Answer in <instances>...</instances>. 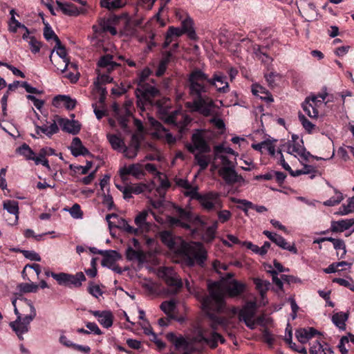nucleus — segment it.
Instances as JSON below:
<instances>
[{
	"label": "nucleus",
	"mask_w": 354,
	"mask_h": 354,
	"mask_svg": "<svg viewBox=\"0 0 354 354\" xmlns=\"http://www.w3.org/2000/svg\"><path fill=\"white\" fill-rule=\"evenodd\" d=\"M158 236L165 245L181 257L184 266L192 268L197 265L204 267L207 254L201 243H187L181 237L176 236L167 230L160 232Z\"/></svg>",
	"instance_id": "nucleus-1"
},
{
	"label": "nucleus",
	"mask_w": 354,
	"mask_h": 354,
	"mask_svg": "<svg viewBox=\"0 0 354 354\" xmlns=\"http://www.w3.org/2000/svg\"><path fill=\"white\" fill-rule=\"evenodd\" d=\"M209 295L204 297L201 304L211 323L210 326L216 330L223 322V319L217 314L224 313L225 303L223 293L218 282L208 283Z\"/></svg>",
	"instance_id": "nucleus-2"
},
{
	"label": "nucleus",
	"mask_w": 354,
	"mask_h": 354,
	"mask_svg": "<svg viewBox=\"0 0 354 354\" xmlns=\"http://www.w3.org/2000/svg\"><path fill=\"white\" fill-rule=\"evenodd\" d=\"M136 94L138 106H156L163 113L169 107V100L160 97V90H136Z\"/></svg>",
	"instance_id": "nucleus-3"
},
{
	"label": "nucleus",
	"mask_w": 354,
	"mask_h": 354,
	"mask_svg": "<svg viewBox=\"0 0 354 354\" xmlns=\"http://www.w3.org/2000/svg\"><path fill=\"white\" fill-rule=\"evenodd\" d=\"M206 90H203L205 91ZM202 90H190V93L192 95H196V97L192 102H187L186 105L187 107L192 109L194 111H198L201 114L207 116L211 113L212 107L213 106V101L207 97L205 98L201 95Z\"/></svg>",
	"instance_id": "nucleus-4"
},
{
	"label": "nucleus",
	"mask_w": 354,
	"mask_h": 354,
	"mask_svg": "<svg viewBox=\"0 0 354 354\" xmlns=\"http://www.w3.org/2000/svg\"><path fill=\"white\" fill-rule=\"evenodd\" d=\"M158 275L171 288L170 293L172 295L178 293L183 287L182 279L171 267L160 268Z\"/></svg>",
	"instance_id": "nucleus-5"
},
{
	"label": "nucleus",
	"mask_w": 354,
	"mask_h": 354,
	"mask_svg": "<svg viewBox=\"0 0 354 354\" xmlns=\"http://www.w3.org/2000/svg\"><path fill=\"white\" fill-rule=\"evenodd\" d=\"M197 201L207 212L221 209L223 207L221 194L218 192L209 191L201 194Z\"/></svg>",
	"instance_id": "nucleus-6"
},
{
	"label": "nucleus",
	"mask_w": 354,
	"mask_h": 354,
	"mask_svg": "<svg viewBox=\"0 0 354 354\" xmlns=\"http://www.w3.org/2000/svg\"><path fill=\"white\" fill-rule=\"evenodd\" d=\"M50 275L59 285L69 288H80L82 286V282L86 279L82 272H78L75 274L66 272H51Z\"/></svg>",
	"instance_id": "nucleus-7"
},
{
	"label": "nucleus",
	"mask_w": 354,
	"mask_h": 354,
	"mask_svg": "<svg viewBox=\"0 0 354 354\" xmlns=\"http://www.w3.org/2000/svg\"><path fill=\"white\" fill-rule=\"evenodd\" d=\"M185 147L191 153H209L211 151L210 146L205 140L201 130H197L192 136V143H187Z\"/></svg>",
	"instance_id": "nucleus-8"
},
{
	"label": "nucleus",
	"mask_w": 354,
	"mask_h": 354,
	"mask_svg": "<svg viewBox=\"0 0 354 354\" xmlns=\"http://www.w3.org/2000/svg\"><path fill=\"white\" fill-rule=\"evenodd\" d=\"M106 220L110 228L116 227L130 234H139V229H135V227L131 226L124 218L119 217L116 214L106 215Z\"/></svg>",
	"instance_id": "nucleus-9"
},
{
	"label": "nucleus",
	"mask_w": 354,
	"mask_h": 354,
	"mask_svg": "<svg viewBox=\"0 0 354 354\" xmlns=\"http://www.w3.org/2000/svg\"><path fill=\"white\" fill-rule=\"evenodd\" d=\"M218 174L228 185H233L235 184L241 185L245 183L243 177L241 175L238 174L234 170V168L221 167L218 170Z\"/></svg>",
	"instance_id": "nucleus-10"
},
{
	"label": "nucleus",
	"mask_w": 354,
	"mask_h": 354,
	"mask_svg": "<svg viewBox=\"0 0 354 354\" xmlns=\"http://www.w3.org/2000/svg\"><path fill=\"white\" fill-rule=\"evenodd\" d=\"M209 80L207 75L201 70L196 68L192 71L189 76V82L191 84L190 88H205L209 86Z\"/></svg>",
	"instance_id": "nucleus-11"
},
{
	"label": "nucleus",
	"mask_w": 354,
	"mask_h": 354,
	"mask_svg": "<svg viewBox=\"0 0 354 354\" xmlns=\"http://www.w3.org/2000/svg\"><path fill=\"white\" fill-rule=\"evenodd\" d=\"M145 174L142 165L138 163L132 164L120 169V176L123 182L128 180V175H131L136 179H141Z\"/></svg>",
	"instance_id": "nucleus-12"
},
{
	"label": "nucleus",
	"mask_w": 354,
	"mask_h": 354,
	"mask_svg": "<svg viewBox=\"0 0 354 354\" xmlns=\"http://www.w3.org/2000/svg\"><path fill=\"white\" fill-rule=\"evenodd\" d=\"M56 50L57 55L59 56L60 59L62 61L63 66H57V69L60 70L62 73L66 71V70L68 68H75L76 65L73 63H71L70 60L67 57V53L66 50L64 46H63L61 43V41H59V44H55V48L51 52V55L50 56V59L51 62L52 60V55L53 53Z\"/></svg>",
	"instance_id": "nucleus-13"
},
{
	"label": "nucleus",
	"mask_w": 354,
	"mask_h": 354,
	"mask_svg": "<svg viewBox=\"0 0 354 354\" xmlns=\"http://www.w3.org/2000/svg\"><path fill=\"white\" fill-rule=\"evenodd\" d=\"M3 209H6L10 214L13 215L12 221L6 218L7 223L10 225L17 224L19 220V203L14 200H6L3 203Z\"/></svg>",
	"instance_id": "nucleus-14"
},
{
	"label": "nucleus",
	"mask_w": 354,
	"mask_h": 354,
	"mask_svg": "<svg viewBox=\"0 0 354 354\" xmlns=\"http://www.w3.org/2000/svg\"><path fill=\"white\" fill-rule=\"evenodd\" d=\"M57 5L64 14L68 16H77L86 12L84 6L80 5V7H77L73 3L68 2L62 3L59 1H57Z\"/></svg>",
	"instance_id": "nucleus-15"
},
{
	"label": "nucleus",
	"mask_w": 354,
	"mask_h": 354,
	"mask_svg": "<svg viewBox=\"0 0 354 354\" xmlns=\"http://www.w3.org/2000/svg\"><path fill=\"white\" fill-rule=\"evenodd\" d=\"M58 124L62 131L72 135L77 134L81 129V124L77 120H70L67 118H59Z\"/></svg>",
	"instance_id": "nucleus-16"
},
{
	"label": "nucleus",
	"mask_w": 354,
	"mask_h": 354,
	"mask_svg": "<svg viewBox=\"0 0 354 354\" xmlns=\"http://www.w3.org/2000/svg\"><path fill=\"white\" fill-rule=\"evenodd\" d=\"M52 104L55 107L64 106L68 110H72L75 107L76 100L68 95H58L53 97Z\"/></svg>",
	"instance_id": "nucleus-17"
},
{
	"label": "nucleus",
	"mask_w": 354,
	"mask_h": 354,
	"mask_svg": "<svg viewBox=\"0 0 354 354\" xmlns=\"http://www.w3.org/2000/svg\"><path fill=\"white\" fill-rule=\"evenodd\" d=\"M112 59L113 56L111 55H105L101 57L97 62V71H102V73H110L111 71L118 67L120 65Z\"/></svg>",
	"instance_id": "nucleus-18"
},
{
	"label": "nucleus",
	"mask_w": 354,
	"mask_h": 354,
	"mask_svg": "<svg viewBox=\"0 0 354 354\" xmlns=\"http://www.w3.org/2000/svg\"><path fill=\"white\" fill-rule=\"evenodd\" d=\"M246 285L244 283L240 282L237 280L233 279L229 282L226 287V291L228 295L231 297H236L240 296L245 292Z\"/></svg>",
	"instance_id": "nucleus-19"
},
{
	"label": "nucleus",
	"mask_w": 354,
	"mask_h": 354,
	"mask_svg": "<svg viewBox=\"0 0 354 354\" xmlns=\"http://www.w3.org/2000/svg\"><path fill=\"white\" fill-rule=\"evenodd\" d=\"M167 339L172 343L175 346L176 349L183 348V350H187L190 346V342L185 339L183 336H176L174 333H168L166 335Z\"/></svg>",
	"instance_id": "nucleus-20"
},
{
	"label": "nucleus",
	"mask_w": 354,
	"mask_h": 354,
	"mask_svg": "<svg viewBox=\"0 0 354 354\" xmlns=\"http://www.w3.org/2000/svg\"><path fill=\"white\" fill-rule=\"evenodd\" d=\"M229 78L222 72H216L214 74L212 78L209 80V86H215L217 88H228Z\"/></svg>",
	"instance_id": "nucleus-21"
},
{
	"label": "nucleus",
	"mask_w": 354,
	"mask_h": 354,
	"mask_svg": "<svg viewBox=\"0 0 354 354\" xmlns=\"http://www.w3.org/2000/svg\"><path fill=\"white\" fill-rule=\"evenodd\" d=\"M176 213L179 216V218L171 216H167V221L171 227L180 226L181 220L189 221L191 219V214L189 212L180 207H176Z\"/></svg>",
	"instance_id": "nucleus-22"
},
{
	"label": "nucleus",
	"mask_w": 354,
	"mask_h": 354,
	"mask_svg": "<svg viewBox=\"0 0 354 354\" xmlns=\"http://www.w3.org/2000/svg\"><path fill=\"white\" fill-rule=\"evenodd\" d=\"M257 311V304L254 301H248L239 311V320L243 321L253 319Z\"/></svg>",
	"instance_id": "nucleus-23"
},
{
	"label": "nucleus",
	"mask_w": 354,
	"mask_h": 354,
	"mask_svg": "<svg viewBox=\"0 0 354 354\" xmlns=\"http://www.w3.org/2000/svg\"><path fill=\"white\" fill-rule=\"evenodd\" d=\"M102 255L103 256V259L101 262L102 266L109 268L113 266L116 261L120 259L121 257L117 251L111 250H104Z\"/></svg>",
	"instance_id": "nucleus-24"
},
{
	"label": "nucleus",
	"mask_w": 354,
	"mask_h": 354,
	"mask_svg": "<svg viewBox=\"0 0 354 354\" xmlns=\"http://www.w3.org/2000/svg\"><path fill=\"white\" fill-rule=\"evenodd\" d=\"M73 156H86L90 154L89 151L82 145L81 140L78 137H75L69 147Z\"/></svg>",
	"instance_id": "nucleus-25"
},
{
	"label": "nucleus",
	"mask_w": 354,
	"mask_h": 354,
	"mask_svg": "<svg viewBox=\"0 0 354 354\" xmlns=\"http://www.w3.org/2000/svg\"><path fill=\"white\" fill-rule=\"evenodd\" d=\"M354 225V218L332 221L330 230L333 232H342Z\"/></svg>",
	"instance_id": "nucleus-26"
},
{
	"label": "nucleus",
	"mask_w": 354,
	"mask_h": 354,
	"mask_svg": "<svg viewBox=\"0 0 354 354\" xmlns=\"http://www.w3.org/2000/svg\"><path fill=\"white\" fill-rule=\"evenodd\" d=\"M198 342H204L207 345H209L212 348H215L218 342H221V344L225 343V340L223 336H221L219 333L216 332H212L211 336L209 337H205L203 334H201L198 336Z\"/></svg>",
	"instance_id": "nucleus-27"
},
{
	"label": "nucleus",
	"mask_w": 354,
	"mask_h": 354,
	"mask_svg": "<svg viewBox=\"0 0 354 354\" xmlns=\"http://www.w3.org/2000/svg\"><path fill=\"white\" fill-rule=\"evenodd\" d=\"M183 32H184L190 39L195 40L197 38L196 31L194 28V21L187 15L185 19L181 22Z\"/></svg>",
	"instance_id": "nucleus-28"
},
{
	"label": "nucleus",
	"mask_w": 354,
	"mask_h": 354,
	"mask_svg": "<svg viewBox=\"0 0 354 354\" xmlns=\"http://www.w3.org/2000/svg\"><path fill=\"white\" fill-rule=\"evenodd\" d=\"M147 211H142L135 218L134 221L136 225L138 226L136 229H139V234L144 231H148L150 227V224L147 222Z\"/></svg>",
	"instance_id": "nucleus-29"
},
{
	"label": "nucleus",
	"mask_w": 354,
	"mask_h": 354,
	"mask_svg": "<svg viewBox=\"0 0 354 354\" xmlns=\"http://www.w3.org/2000/svg\"><path fill=\"white\" fill-rule=\"evenodd\" d=\"M10 326L20 339H24L22 335L29 330V328L21 322V316H18L15 322H10Z\"/></svg>",
	"instance_id": "nucleus-30"
},
{
	"label": "nucleus",
	"mask_w": 354,
	"mask_h": 354,
	"mask_svg": "<svg viewBox=\"0 0 354 354\" xmlns=\"http://www.w3.org/2000/svg\"><path fill=\"white\" fill-rule=\"evenodd\" d=\"M272 242L283 250H286L293 254H297V249L295 246V244H288L286 239L279 234H277L276 236H274Z\"/></svg>",
	"instance_id": "nucleus-31"
},
{
	"label": "nucleus",
	"mask_w": 354,
	"mask_h": 354,
	"mask_svg": "<svg viewBox=\"0 0 354 354\" xmlns=\"http://www.w3.org/2000/svg\"><path fill=\"white\" fill-rule=\"evenodd\" d=\"M36 133L37 134H40V133H43L46 134L48 137L50 138L53 134L56 133L59 131L58 126L55 122H53L50 126H39L37 124L35 125Z\"/></svg>",
	"instance_id": "nucleus-32"
},
{
	"label": "nucleus",
	"mask_w": 354,
	"mask_h": 354,
	"mask_svg": "<svg viewBox=\"0 0 354 354\" xmlns=\"http://www.w3.org/2000/svg\"><path fill=\"white\" fill-rule=\"evenodd\" d=\"M348 318L347 313L339 312L334 314L332 317L333 323L338 327L340 330H344L346 329V322Z\"/></svg>",
	"instance_id": "nucleus-33"
},
{
	"label": "nucleus",
	"mask_w": 354,
	"mask_h": 354,
	"mask_svg": "<svg viewBox=\"0 0 354 354\" xmlns=\"http://www.w3.org/2000/svg\"><path fill=\"white\" fill-rule=\"evenodd\" d=\"M16 152L23 156L27 160L35 161V158L37 156H35V153L32 149L26 143L21 145L19 147L16 149Z\"/></svg>",
	"instance_id": "nucleus-34"
},
{
	"label": "nucleus",
	"mask_w": 354,
	"mask_h": 354,
	"mask_svg": "<svg viewBox=\"0 0 354 354\" xmlns=\"http://www.w3.org/2000/svg\"><path fill=\"white\" fill-rule=\"evenodd\" d=\"M304 111L311 118H317L318 117V110L316 104L310 102V98H306L301 104Z\"/></svg>",
	"instance_id": "nucleus-35"
},
{
	"label": "nucleus",
	"mask_w": 354,
	"mask_h": 354,
	"mask_svg": "<svg viewBox=\"0 0 354 354\" xmlns=\"http://www.w3.org/2000/svg\"><path fill=\"white\" fill-rule=\"evenodd\" d=\"M253 282L255 284L256 289L259 292L261 297H263L269 289L270 283L267 280H263L260 278H254Z\"/></svg>",
	"instance_id": "nucleus-36"
},
{
	"label": "nucleus",
	"mask_w": 354,
	"mask_h": 354,
	"mask_svg": "<svg viewBox=\"0 0 354 354\" xmlns=\"http://www.w3.org/2000/svg\"><path fill=\"white\" fill-rule=\"evenodd\" d=\"M205 153H196L194 154V160L200 167L201 171L205 170L209 165L210 158L209 156L205 155Z\"/></svg>",
	"instance_id": "nucleus-37"
},
{
	"label": "nucleus",
	"mask_w": 354,
	"mask_h": 354,
	"mask_svg": "<svg viewBox=\"0 0 354 354\" xmlns=\"http://www.w3.org/2000/svg\"><path fill=\"white\" fill-rule=\"evenodd\" d=\"M354 212V196L348 200L346 205L343 204L339 209V211L335 213L337 215H347L350 213Z\"/></svg>",
	"instance_id": "nucleus-38"
},
{
	"label": "nucleus",
	"mask_w": 354,
	"mask_h": 354,
	"mask_svg": "<svg viewBox=\"0 0 354 354\" xmlns=\"http://www.w3.org/2000/svg\"><path fill=\"white\" fill-rule=\"evenodd\" d=\"M25 301L30 306V313L28 315H26L22 319H21V322L24 323V325L29 328L30 324L36 317L37 313L34 306L30 301L25 299Z\"/></svg>",
	"instance_id": "nucleus-39"
},
{
	"label": "nucleus",
	"mask_w": 354,
	"mask_h": 354,
	"mask_svg": "<svg viewBox=\"0 0 354 354\" xmlns=\"http://www.w3.org/2000/svg\"><path fill=\"white\" fill-rule=\"evenodd\" d=\"M113 316L111 311L104 310V314L98 320L99 323L104 328H109L113 325Z\"/></svg>",
	"instance_id": "nucleus-40"
},
{
	"label": "nucleus",
	"mask_w": 354,
	"mask_h": 354,
	"mask_svg": "<svg viewBox=\"0 0 354 354\" xmlns=\"http://www.w3.org/2000/svg\"><path fill=\"white\" fill-rule=\"evenodd\" d=\"M44 37L47 41H50V39H53L55 41V44H59L60 39L56 35L54 30L52 29L50 26L46 23H44Z\"/></svg>",
	"instance_id": "nucleus-41"
},
{
	"label": "nucleus",
	"mask_w": 354,
	"mask_h": 354,
	"mask_svg": "<svg viewBox=\"0 0 354 354\" xmlns=\"http://www.w3.org/2000/svg\"><path fill=\"white\" fill-rule=\"evenodd\" d=\"M15 11L14 9H12L10 11V14L12 15L10 21H9V31L11 32H16L17 31V28H25V25L20 23L18 20H17L14 16Z\"/></svg>",
	"instance_id": "nucleus-42"
},
{
	"label": "nucleus",
	"mask_w": 354,
	"mask_h": 354,
	"mask_svg": "<svg viewBox=\"0 0 354 354\" xmlns=\"http://www.w3.org/2000/svg\"><path fill=\"white\" fill-rule=\"evenodd\" d=\"M176 307V302L174 299L169 301H165L160 305V309L167 315L171 317V313H173Z\"/></svg>",
	"instance_id": "nucleus-43"
},
{
	"label": "nucleus",
	"mask_w": 354,
	"mask_h": 354,
	"mask_svg": "<svg viewBox=\"0 0 354 354\" xmlns=\"http://www.w3.org/2000/svg\"><path fill=\"white\" fill-rule=\"evenodd\" d=\"M98 71V75L97 77V80L95 82V84H96L97 88H102L101 86L106 83H109L113 80V78H111L108 74V72L102 73V71Z\"/></svg>",
	"instance_id": "nucleus-44"
},
{
	"label": "nucleus",
	"mask_w": 354,
	"mask_h": 354,
	"mask_svg": "<svg viewBox=\"0 0 354 354\" xmlns=\"http://www.w3.org/2000/svg\"><path fill=\"white\" fill-rule=\"evenodd\" d=\"M127 148L132 149V154L129 155L130 158H135L137 156L140 149V140L136 134L132 135L129 146Z\"/></svg>",
	"instance_id": "nucleus-45"
},
{
	"label": "nucleus",
	"mask_w": 354,
	"mask_h": 354,
	"mask_svg": "<svg viewBox=\"0 0 354 354\" xmlns=\"http://www.w3.org/2000/svg\"><path fill=\"white\" fill-rule=\"evenodd\" d=\"M183 194L189 197L191 200H198L201 194L198 192V187L193 186L191 184L189 185V188L185 189L183 192Z\"/></svg>",
	"instance_id": "nucleus-46"
},
{
	"label": "nucleus",
	"mask_w": 354,
	"mask_h": 354,
	"mask_svg": "<svg viewBox=\"0 0 354 354\" xmlns=\"http://www.w3.org/2000/svg\"><path fill=\"white\" fill-rule=\"evenodd\" d=\"M100 4L102 7L106 8L109 10H114L122 6L121 0H101Z\"/></svg>",
	"instance_id": "nucleus-47"
},
{
	"label": "nucleus",
	"mask_w": 354,
	"mask_h": 354,
	"mask_svg": "<svg viewBox=\"0 0 354 354\" xmlns=\"http://www.w3.org/2000/svg\"><path fill=\"white\" fill-rule=\"evenodd\" d=\"M286 342L289 344L290 347L293 350L301 354H307L306 348L303 346H297L295 343L292 342V332H288V337L286 338Z\"/></svg>",
	"instance_id": "nucleus-48"
},
{
	"label": "nucleus",
	"mask_w": 354,
	"mask_h": 354,
	"mask_svg": "<svg viewBox=\"0 0 354 354\" xmlns=\"http://www.w3.org/2000/svg\"><path fill=\"white\" fill-rule=\"evenodd\" d=\"M107 138L113 149H119L124 146L123 140L116 135H108Z\"/></svg>",
	"instance_id": "nucleus-49"
},
{
	"label": "nucleus",
	"mask_w": 354,
	"mask_h": 354,
	"mask_svg": "<svg viewBox=\"0 0 354 354\" xmlns=\"http://www.w3.org/2000/svg\"><path fill=\"white\" fill-rule=\"evenodd\" d=\"M18 288L23 292H36L38 290V285L34 283H22L19 285Z\"/></svg>",
	"instance_id": "nucleus-50"
},
{
	"label": "nucleus",
	"mask_w": 354,
	"mask_h": 354,
	"mask_svg": "<svg viewBox=\"0 0 354 354\" xmlns=\"http://www.w3.org/2000/svg\"><path fill=\"white\" fill-rule=\"evenodd\" d=\"M334 248L337 250V256L339 255V250H342V254H340L339 259H343L346 256V249L344 241L342 239H337L333 244Z\"/></svg>",
	"instance_id": "nucleus-51"
},
{
	"label": "nucleus",
	"mask_w": 354,
	"mask_h": 354,
	"mask_svg": "<svg viewBox=\"0 0 354 354\" xmlns=\"http://www.w3.org/2000/svg\"><path fill=\"white\" fill-rule=\"evenodd\" d=\"M265 78L269 86L274 87L278 86L276 81L279 80L281 76L276 72H270V73L265 74Z\"/></svg>",
	"instance_id": "nucleus-52"
},
{
	"label": "nucleus",
	"mask_w": 354,
	"mask_h": 354,
	"mask_svg": "<svg viewBox=\"0 0 354 354\" xmlns=\"http://www.w3.org/2000/svg\"><path fill=\"white\" fill-rule=\"evenodd\" d=\"M298 117L305 130L308 133H311L313 129L315 128V124L310 122L301 113H299Z\"/></svg>",
	"instance_id": "nucleus-53"
},
{
	"label": "nucleus",
	"mask_w": 354,
	"mask_h": 354,
	"mask_svg": "<svg viewBox=\"0 0 354 354\" xmlns=\"http://www.w3.org/2000/svg\"><path fill=\"white\" fill-rule=\"evenodd\" d=\"M27 42L30 46V51L33 54H36L39 52L41 47V43L35 37H31L30 39Z\"/></svg>",
	"instance_id": "nucleus-54"
},
{
	"label": "nucleus",
	"mask_w": 354,
	"mask_h": 354,
	"mask_svg": "<svg viewBox=\"0 0 354 354\" xmlns=\"http://www.w3.org/2000/svg\"><path fill=\"white\" fill-rule=\"evenodd\" d=\"M254 95L260 96L261 99L266 102H273L272 95L268 93L265 92L263 90H251Z\"/></svg>",
	"instance_id": "nucleus-55"
},
{
	"label": "nucleus",
	"mask_w": 354,
	"mask_h": 354,
	"mask_svg": "<svg viewBox=\"0 0 354 354\" xmlns=\"http://www.w3.org/2000/svg\"><path fill=\"white\" fill-rule=\"evenodd\" d=\"M342 200H343V196H342V193L337 192L336 196H333V197L330 198L328 200L324 201V205L325 206H329V207L335 206V205L339 204Z\"/></svg>",
	"instance_id": "nucleus-56"
},
{
	"label": "nucleus",
	"mask_w": 354,
	"mask_h": 354,
	"mask_svg": "<svg viewBox=\"0 0 354 354\" xmlns=\"http://www.w3.org/2000/svg\"><path fill=\"white\" fill-rule=\"evenodd\" d=\"M310 354H326V348H324L323 345L319 342L316 341L310 349Z\"/></svg>",
	"instance_id": "nucleus-57"
},
{
	"label": "nucleus",
	"mask_w": 354,
	"mask_h": 354,
	"mask_svg": "<svg viewBox=\"0 0 354 354\" xmlns=\"http://www.w3.org/2000/svg\"><path fill=\"white\" fill-rule=\"evenodd\" d=\"M23 255L28 259L35 261H40L41 257L39 254L32 250H21Z\"/></svg>",
	"instance_id": "nucleus-58"
},
{
	"label": "nucleus",
	"mask_w": 354,
	"mask_h": 354,
	"mask_svg": "<svg viewBox=\"0 0 354 354\" xmlns=\"http://www.w3.org/2000/svg\"><path fill=\"white\" fill-rule=\"evenodd\" d=\"M215 157L221 156L220 153H226L229 154H234V151L230 147H225L223 145H216L214 147Z\"/></svg>",
	"instance_id": "nucleus-59"
},
{
	"label": "nucleus",
	"mask_w": 354,
	"mask_h": 354,
	"mask_svg": "<svg viewBox=\"0 0 354 354\" xmlns=\"http://www.w3.org/2000/svg\"><path fill=\"white\" fill-rule=\"evenodd\" d=\"M69 212L71 216L74 218H82L83 212L81 210L80 205L77 203L74 204L70 209Z\"/></svg>",
	"instance_id": "nucleus-60"
},
{
	"label": "nucleus",
	"mask_w": 354,
	"mask_h": 354,
	"mask_svg": "<svg viewBox=\"0 0 354 354\" xmlns=\"http://www.w3.org/2000/svg\"><path fill=\"white\" fill-rule=\"evenodd\" d=\"M295 334L297 339L301 344H305L309 340L306 328L297 330Z\"/></svg>",
	"instance_id": "nucleus-61"
},
{
	"label": "nucleus",
	"mask_w": 354,
	"mask_h": 354,
	"mask_svg": "<svg viewBox=\"0 0 354 354\" xmlns=\"http://www.w3.org/2000/svg\"><path fill=\"white\" fill-rule=\"evenodd\" d=\"M304 148V147L299 143H289L287 152L290 154L296 153L297 155H299Z\"/></svg>",
	"instance_id": "nucleus-62"
},
{
	"label": "nucleus",
	"mask_w": 354,
	"mask_h": 354,
	"mask_svg": "<svg viewBox=\"0 0 354 354\" xmlns=\"http://www.w3.org/2000/svg\"><path fill=\"white\" fill-rule=\"evenodd\" d=\"M327 96L326 93L319 94L318 95H313L308 97L310 98V102L316 104V108L322 104V102L326 99Z\"/></svg>",
	"instance_id": "nucleus-63"
},
{
	"label": "nucleus",
	"mask_w": 354,
	"mask_h": 354,
	"mask_svg": "<svg viewBox=\"0 0 354 354\" xmlns=\"http://www.w3.org/2000/svg\"><path fill=\"white\" fill-rule=\"evenodd\" d=\"M217 214L219 221L222 223L227 222L232 217V213L226 209L218 211Z\"/></svg>",
	"instance_id": "nucleus-64"
}]
</instances>
